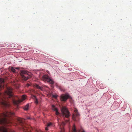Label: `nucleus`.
<instances>
[{
	"label": "nucleus",
	"instance_id": "obj_22",
	"mask_svg": "<svg viewBox=\"0 0 132 132\" xmlns=\"http://www.w3.org/2000/svg\"><path fill=\"white\" fill-rule=\"evenodd\" d=\"M27 119H30V120L32 119L30 117H27Z\"/></svg>",
	"mask_w": 132,
	"mask_h": 132
},
{
	"label": "nucleus",
	"instance_id": "obj_11",
	"mask_svg": "<svg viewBox=\"0 0 132 132\" xmlns=\"http://www.w3.org/2000/svg\"><path fill=\"white\" fill-rule=\"evenodd\" d=\"M4 80L2 78H0V90H2L3 88V83Z\"/></svg>",
	"mask_w": 132,
	"mask_h": 132
},
{
	"label": "nucleus",
	"instance_id": "obj_2",
	"mask_svg": "<svg viewBox=\"0 0 132 132\" xmlns=\"http://www.w3.org/2000/svg\"><path fill=\"white\" fill-rule=\"evenodd\" d=\"M14 115V113L11 111H5L0 115V124H9L11 125L12 124V120L11 118H9L11 116Z\"/></svg>",
	"mask_w": 132,
	"mask_h": 132
},
{
	"label": "nucleus",
	"instance_id": "obj_25",
	"mask_svg": "<svg viewBox=\"0 0 132 132\" xmlns=\"http://www.w3.org/2000/svg\"><path fill=\"white\" fill-rule=\"evenodd\" d=\"M9 132H11V131H9Z\"/></svg>",
	"mask_w": 132,
	"mask_h": 132
},
{
	"label": "nucleus",
	"instance_id": "obj_17",
	"mask_svg": "<svg viewBox=\"0 0 132 132\" xmlns=\"http://www.w3.org/2000/svg\"><path fill=\"white\" fill-rule=\"evenodd\" d=\"M11 71H12L14 72H15V71H16V70H15V69L14 68L12 67H11Z\"/></svg>",
	"mask_w": 132,
	"mask_h": 132
},
{
	"label": "nucleus",
	"instance_id": "obj_8",
	"mask_svg": "<svg viewBox=\"0 0 132 132\" xmlns=\"http://www.w3.org/2000/svg\"><path fill=\"white\" fill-rule=\"evenodd\" d=\"M42 79L44 81H47L51 84L54 83L53 81L49 77V76L47 75H44L42 77Z\"/></svg>",
	"mask_w": 132,
	"mask_h": 132
},
{
	"label": "nucleus",
	"instance_id": "obj_12",
	"mask_svg": "<svg viewBox=\"0 0 132 132\" xmlns=\"http://www.w3.org/2000/svg\"><path fill=\"white\" fill-rule=\"evenodd\" d=\"M0 131L1 132H9V130L4 127H0Z\"/></svg>",
	"mask_w": 132,
	"mask_h": 132
},
{
	"label": "nucleus",
	"instance_id": "obj_5",
	"mask_svg": "<svg viewBox=\"0 0 132 132\" xmlns=\"http://www.w3.org/2000/svg\"><path fill=\"white\" fill-rule=\"evenodd\" d=\"M20 75L22 79L25 81L27 80L31 77L30 76L28 75L27 72L25 71H21Z\"/></svg>",
	"mask_w": 132,
	"mask_h": 132
},
{
	"label": "nucleus",
	"instance_id": "obj_24",
	"mask_svg": "<svg viewBox=\"0 0 132 132\" xmlns=\"http://www.w3.org/2000/svg\"><path fill=\"white\" fill-rule=\"evenodd\" d=\"M16 68L17 69H19V68Z\"/></svg>",
	"mask_w": 132,
	"mask_h": 132
},
{
	"label": "nucleus",
	"instance_id": "obj_20",
	"mask_svg": "<svg viewBox=\"0 0 132 132\" xmlns=\"http://www.w3.org/2000/svg\"><path fill=\"white\" fill-rule=\"evenodd\" d=\"M60 87V88L61 90L63 91H65L64 89L63 88H61L62 87Z\"/></svg>",
	"mask_w": 132,
	"mask_h": 132
},
{
	"label": "nucleus",
	"instance_id": "obj_23",
	"mask_svg": "<svg viewBox=\"0 0 132 132\" xmlns=\"http://www.w3.org/2000/svg\"><path fill=\"white\" fill-rule=\"evenodd\" d=\"M49 127H47V126L46 127L45 129L46 130H47L48 129V128Z\"/></svg>",
	"mask_w": 132,
	"mask_h": 132
},
{
	"label": "nucleus",
	"instance_id": "obj_1",
	"mask_svg": "<svg viewBox=\"0 0 132 132\" xmlns=\"http://www.w3.org/2000/svg\"><path fill=\"white\" fill-rule=\"evenodd\" d=\"M13 90L12 88L8 87L7 90L5 92L4 97H2V94L0 93V103L4 106L8 107L10 105L9 103V98H10L13 96Z\"/></svg>",
	"mask_w": 132,
	"mask_h": 132
},
{
	"label": "nucleus",
	"instance_id": "obj_14",
	"mask_svg": "<svg viewBox=\"0 0 132 132\" xmlns=\"http://www.w3.org/2000/svg\"><path fill=\"white\" fill-rule=\"evenodd\" d=\"M34 86L36 88H37L41 90H42L43 89V87H40L37 84H35L34 85Z\"/></svg>",
	"mask_w": 132,
	"mask_h": 132
},
{
	"label": "nucleus",
	"instance_id": "obj_16",
	"mask_svg": "<svg viewBox=\"0 0 132 132\" xmlns=\"http://www.w3.org/2000/svg\"><path fill=\"white\" fill-rule=\"evenodd\" d=\"M29 108V104H27L25 105L23 108V109L25 110H27Z\"/></svg>",
	"mask_w": 132,
	"mask_h": 132
},
{
	"label": "nucleus",
	"instance_id": "obj_4",
	"mask_svg": "<svg viewBox=\"0 0 132 132\" xmlns=\"http://www.w3.org/2000/svg\"><path fill=\"white\" fill-rule=\"evenodd\" d=\"M69 120H65V122H62L60 126V127L61 129V132H64V129L63 128V126L65 125L66 122H69ZM72 132H77V130L76 129V127L75 125L73 126L72 128Z\"/></svg>",
	"mask_w": 132,
	"mask_h": 132
},
{
	"label": "nucleus",
	"instance_id": "obj_21",
	"mask_svg": "<svg viewBox=\"0 0 132 132\" xmlns=\"http://www.w3.org/2000/svg\"><path fill=\"white\" fill-rule=\"evenodd\" d=\"M52 97H53L56 98L57 97V95H52Z\"/></svg>",
	"mask_w": 132,
	"mask_h": 132
},
{
	"label": "nucleus",
	"instance_id": "obj_7",
	"mask_svg": "<svg viewBox=\"0 0 132 132\" xmlns=\"http://www.w3.org/2000/svg\"><path fill=\"white\" fill-rule=\"evenodd\" d=\"M74 111L75 113L72 116V119L74 121H77L79 119V114L77 109H75Z\"/></svg>",
	"mask_w": 132,
	"mask_h": 132
},
{
	"label": "nucleus",
	"instance_id": "obj_6",
	"mask_svg": "<svg viewBox=\"0 0 132 132\" xmlns=\"http://www.w3.org/2000/svg\"><path fill=\"white\" fill-rule=\"evenodd\" d=\"M61 111L64 117L68 118L70 116L69 112L65 107H63L61 109Z\"/></svg>",
	"mask_w": 132,
	"mask_h": 132
},
{
	"label": "nucleus",
	"instance_id": "obj_18",
	"mask_svg": "<svg viewBox=\"0 0 132 132\" xmlns=\"http://www.w3.org/2000/svg\"><path fill=\"white\" fill-rule=\"evenodd\" d=\"M52 125V123L51 122H50L49 123H48L47 126V127H50Z\"/></svg>",
	"mask_w": 132,
	"mask_h": 132
},
{
	"label": "nucleus",
	"instance_id": "obj_3",
	"mask_svg": "<svg viewBox=\"0 0 132 132\" xmlns=\"http://www.w3.org/2000/svg\"><path fill=\"white\" fill-rule=\"evenodd\" d=\"M16 125H21L22 127V129L24 132H31V130L32 128L26 124L24 119L18 118L16 119Z\"/></svg>",
	"mask_w": 132,
	"mask_h": 132
},
{
	"label": "nucleus",
	"instance_id": "obj_15",
	"mask_svg": "<svg viewBox=\"0 0 132 132\" xmlns=\"http://www.w3.org/2000/svg\"><path fill=\"white\" fill-rule=\"evenodd\" d=\"M35 100V102L37 104L38 103V102L37 99L36 98V96H35L34 95L32 97Z\"/></svg>",
	"mask_w": 132,
	"mask_h": 132
},
{
	"label": "nucleus",
	"instance_id": "obj_19",
	"mask_svg": "<svg viewBox=\"0 0 132 132\" xmlns=\"http://www.w3.org/2000/svg\"><path fill=\"white\" fill-rule=\"evenodd\" d=\"M79 132H85V131L82 129H81L79 130Z\"/></svg>",
	"mask_w": 132,
	"mask_h": 132
},
{
	"label": "nucleus",
	"instance_id": "obj_9",
	"mask_svg": "<svg viewBox=\"0 0 132 132\" xmlns=\"http://www.w3.org/2000/svg\"><path fill=\"white\" fill-rule=\"evenodd\" d=\"M26 98L25 97L24 95L22 96L20 99H19L18 100H15L12 99V101L13 103L15 105L18 106L20 103L22 102L23 101L25 100Z\"/></svg>",
	"mask_w": 132,
	"mask_h": 132
},
{
	"label": "nucleus",
	"instance_id": "obj_13",
	"mask_svg": "<svg viewBox=\"0 0 132 132\" xmlns=\"http://www.w3.org/2000/svg\"><path fill=\"white\" fill-rule=\"evenodd\" d=\"M52 110H53L55 111L56 112V114L57 115H58L59 114V113L58 112L57 109L55 107L54 105H52Z\"/></svg>",
	"mask_w": 132,
	"mask_h": 132
},
{
	"label": "nucleus",
	"instance_id": "obj_10",
	"mask_svg": "<svg viewBox=\"0 0 132 132\" xmlns=\"http://www.w3.org/2000/svg\"><path fill=\"white\" fill-rule=\"evenodd\" d=\"M70 96L68 94H62L60 97V98L61 101H65L69 98Z\"/></svg>",
	"mask_w": 132,
	"mask_h": 132
}]
</instances>
